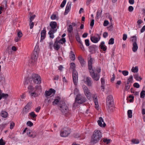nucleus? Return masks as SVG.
Listing matches in <instances>:
<instances>
[{
    "mask_svg": "<svg viewBox=\"0 0 145 145\" xmlns=\"http://www.w3.org/2000/svg\"><path fill=\"white\" fill-rule=\"evenodd\" d=\"M29 93L32 98L38 96V94L36 93L37 91H39L40 92L42 91V88L40 85H37L34 88L32 85H30L28 87Z\"/></svg>",
    "mask_w": 145,
    "mask_h": 145,
    "instance_id": "obj_1",
    "label": "nucleus"
},
{
    "mask_svg": "<svg viewBox=\"0 0 145 145\" xmlns=\"http://www.w3.org/2000/svg\"><path fill=\"white\" fill-rule=\"evenodd\" d=\"M102 137L101 133L99 130H95L93 132L91 138V144H95L101 139Z\"/></svg>",
    "mask_w": 145,
    "mask_h": 145,
    "instance_id": "obj_2",
    "label": "nucleus"
},
{
    "mask_svg": "<svg viewBox=\"0 0 145 145\" xmlns=\"http://www.w3.org/2000/svg\"><path fill=\"white\" fill-rule=\"evenodd\" d=\"M115 110L114 100L111 95H109V113H112Z\"/></svg>",
    "mask_w": 145,
    "mask_h": 145,
    "instance_id": "obj_3",
    "label": "nucleus"
},
{
    "mask_svg": "<svg viewBox=\"0 0 145 145\" xmlns=\"http://www.w3.org/2000/svg\"><path fill=\"white\" fill-rule=\"evenodd\" d=\"M75 102L79 104H82L86 101L85 97L82 96L80 94H78L76 95L75 98Z\"/></svg>",
    "mask_w": 145,
    "mask_h": 145,
    "instance_id": "obj_4",
    "label": "nucleus"
},
{
    "mask_svg": "<svg viewBox=\"0 0 145 145\" xmlns=\"http://www.w3.org/2000/svg\"><path fill=\"white\" fill-rule=\"evenodd\" d=\"M71 132V130L69 128L64 127L61 131L60 136L62 137H66L70 134Z\"/></svg>",
    "mask_w": 145,
    "mask_h": 145,
    "instance_id": "obj_5",
    "label": "nucleus"
},
{
    "mask_svg": "<svg viewBox=\"0 0 145 145\" xmlns=\"http://www.w3.org/2000/svg\"><path fill=\"white\" fill-rule=\"evenodd\" d=\"M31 79L34 83L39 84L41 82L40 76L37 74H32L31 76Z\"/></svg>",
    "mask_w": 145,
    "mask_h": 145,
    "instance_id": "obj_6",
    "label": "nucleus"
},
{
    "mask_svg": "<svg viewBox=\"0 0 145 145\" xmlns=\"http://www.w3.org/2000/svg\"><path fill=\"white\" fill-rule=\"evenodd\" d=\"M59 106L60 107V110L62 113H65L68 111V108L65 103L63 101L60 102Z\"/></svg>",
    "mask_w": 145,
    "mask_h": 145,
    "instance_id": "obj_7",
    "label": "nucleus"
},
{
    "mask_svg": "<svg viewBox=\"0 0 145 145\" xmlns=\"http://www.w3.org/2000/svg\"><path fill=\"white\" fill-rule=\"evenodd\" d=\"M72 78L74 85H77L78 81V73L76 71H72Z\"/></svg>",
    "mask_w": 145,
    "mask_h": 145,
    "instance_id": "obj_8",
    "label": "nucleus"
},
{
    "mask_svg": "<svg viewBox=\"0 0 145 145\" xmlns=\"http://www.w3.org/2000/svg\"><path fill=\"white\" fill-rule=\"evenodd\" d=\"M38 54L36 53H32L31 55V61L32 65H34L35 62L37 61Z\"/></svg>",
    "mask_w": 145,
    "mask_h": 145,
    "instance_id": "obj_9",
    "label": "nucleus"
},
{
    "mask_svg": "<svg viewBox=\"0 0 145 145\" xmlns=\"http://www.w3.org/2000/svg\"><path fill=\"white\" fill-rule=\"evenodd\" d=\"M92 70V71H89L91 77L94 80L98 81L100 78V75L97 73H95L93 69Z\"/></svg>",
    "mask_w": 145,
    "mask_h": 145,
    "instance_id": "obj_10",
    "label": "nucleus"
},
{
    "mask_svg": "<svg viewBox=\"0 0 145 145\" xmlns=\"http://www.w3.org/2000/svg\"><path fill=\"white\" fill-rule=\"evenodd\" d=\"M50 25L51 29L50 30H54L55 32H56L57 29H58L59 26H57V24L56 22L52 21L50 22Z\"/></svg>",
    "mask_w": 145,
    "mask_h": 145,
    "instance_id": "obj_11",
    "label": "nucleus"
},
{
    "mask_svg": "<svg viewBox=\"0 0 145 145\" xmlns=\"http://www.w3.org/2000/svg\"><path fill=\"white\" fill-rule=\"evenodd\" d=\"M89 52L91 54H95L98 49V46L95 45H92L89 47Z\"/></svg>",
    "mask_w": 145,
    "mask_h": 145,
    "instance_id": "obj_12",
    "label": "nucleus"
},
{
    "mask_svg": "<svg viewBox=\"0 0 145 145\" xmlns=\"http://www.w3.org/2000/svg\"><path fill=\"white\" fill-rule=\"evenodd\" d=\"M83 87L85 95L87 98H90L91 97V93L89 91V90L88 87L85 85L83 86Z\"/></svg>",
    "mask_w": 145,
    "mask_h": 145,
    "instance_id": "obj_13",
    "label": "nucleus"
},
{
    "mask_svg": "<svg viewBox=\"0 0 145 145\" xmlns=\"http://www.w3.org/2000/svg\"><path fill=\"white\" fill-rule=\"evenodd\" d=\"M94 60V59L91 56H90L89 58L88 61V68L89 70H91L93 69V62Z\"/></svg>",
    "mask_w": 145,
    "mask_h": 145,
    "instance_id": "obj_14",
    "label": "nucleus"
},
{
    "mask_svg": "<svg viewBox=\"0 0 145 145\" xmlns=\"http://www.w3.org/2000/svg\"><path fill=\"white\" fill-rule=\"evenodd\" d=\"M46 35V28L44 27L43 30H42L41 32V37L40 41L42 42V41L45 39Z\"/></svg>",
    "mask_w": 145,
    "mask_h": 145,
    "instance_id": "obj_15",
    "label": "nucleus"
},
{
    "mask_svg": "<svg viewBox=\"0 0 145 145\" xmlns=\"http://www.w3.org/2000/svg\"><path fill=\"white\" fill-rule=\"evenodd\" d=\"M72 3L71 2H69L67 4V5L65 8V12L64 13V15L67 14L70 10Z\"/></svg>",
    "mask_w": 145,
    "mask_h": 145,
    "instance_id": "obj_16",
    "label": "nucleus"
},
{
    "mask_svg": "<svg viewBox=\"0 0 145 145\" xmlns=\"http://www.w3.org/2000/svg\"><path fill=\"white\" fill-rule=\"evenodd\" d=\"M98 37H95V36H91L90 37V39L91 41L94 43H97L98 42L100 39V36L98 34H97Z\"/></svg>",
    "mask_w": 145,
    "mask_h": 145,
    "instance_id": "obj_17",
    "label": "nucleus"
},
{
    "mask_svg": "<svg viewBox=\"0 0 145 145\" xmlns=\"http://www.w3.org/2000/svg\"><path fill=\"white\" fill-rule=\"evenodd\" d=\"M98 125L101 127H105L106 124L104 122L103 120L102 117H100L99 120L97 121Z\"/></svg>",
    "mask_w": 145,
    "mask_h": 145,
    "instance_id": "obj_18",
    "label": "nucleus"
},
{
    "mask_svg": "<svg viewBox=\"0 0 145 145\" xmlns=\"http://www.w3.org/2000/svg\"><path fill=\"white\" fill-rule=\"evenodd\" d=\"M84 83L88 86H91L92 85L91 78L89 77H87L86 79L84 80Z\"/></svg>",
    "mask_w": 145,
    "mask_h": 145,
    "instance_id": "obj_19",
    "label": "nucleus"
},
{
    "mask_svg": "<svg viewBox=\"0 0 145 145\" xmlns=\"http://www.w3.org/2000/svg\"><path fill=\"white\" fill-rule=\"evenodd\" d=\"M78 59L82 67H83L85 66L86 63V61L81 56H79L78 57Z\"/></svg>",
    "mask_w": 145,
    "mask_h": 145,
    "instance_id": "obj_20",
    "label": "nucleus"
},
{
    "mask_svg": "<svg viewBox=\"0 0 145 145\" xmlns=\"http://www.w3.org/2000/svg\"><path fill=\"white\" fill-rule=\"evenodd\" d=\"M59 42L57 40H55L53 46L54 49L57 51H58L60 48V46L58 44Z\"/></svg>",
    "mask_w": 145,
    "mask_h": 145,
    "instance_id": "obj_21",
    "label": "nucleus"
},
{
    "mask_svg": "<svg viewBox=\"0 0 145 145\" xmlns=\"http://www.w3.org/2000/svg\"><path fill=\"white\" fill-rule=\"evenodd\" d=\"M130 41L132 44L137 43V37L135 36H133L131 37L130 38Z\"/></svg>",
    "mask_w": 145,
    "mask_h": 145,
    "instance_id": "obj_22",
    "label": "nucleus"
},
{
    "mask_svg": "<svg viewBox=\"0 0 145 145\" xmlns=\"http://www.w3.org/2000/svg\"><path fill=\"white\" fill-rule=\"evenodd\" d=\"M60 98L59 96H57L56 99H54V101L52 103V104L53 105H57L59 102V100Z\"/></svg>",
    "mask_w": 145,
    "mask_h": 145,
    "instance_id": "obj_23",
    "label": "nucleus"
},
{
    "mask_svg": "<svg viewBox=\"0 0 145 145\" xmlns=\"http://www.w3.org/2000/svg\"><path fill=\"white\" fill-rule=\"evenodd\" d=\"M105 42L104 41H102L100 44V46L101 49L103 50V51H105L106 49V46H105Z\"/></svg>",
    "mask_w": 145,
    "mask_h": 145,
    "instance_id": "obj_24",
    "label": "nucleus"
},
{
    "mask_svg": "<svg viewBox=\"0 0 145 145\" xmlns=\"http://www.w3.org/2000/svg\"><path fill=\"white\" fill-rule=\"evenodd\" d=\"M1 115L4 118H6L8 116V113L5 111L2 110L1 113Z\"/></svg>",
    "mask_w": 145,
    "mask_h": 145,
    "instance_id": "obj_25",
    "label": "nucleus"
},
{
    "mask_svg": "<svg viewBox=\"0 0 145 145\" xmlns=\"http://www.w3.org/2000/svg\"><path fill=\"white\" fill-rule=\"evenodd\" d=\"M70 58L72 60L74 61L75 59V56L72 51H71L70 53Z\"/></svg>",
    "mask_w": 145,
    "mask_h": 145,
    "instance_id": "obj_26",
    "label": "nucleus"
},
{
    "mask_svg": "<svg viewBox=\"0 0 145 145\" xmlns=\"http://www.w3.org/2000/svg\"><path fill=\"white\" fill-rule=\"evenodd\" d=\"M56 32H55L54 30H50L48 32V34L49 35V37L50 38L53 39L54 37V35L53 34L55 33Z\"/></svg>",
    "mask_w": 145,
    "mask_h": 145,
    "instance_id": "obj_27",
    "label": "nucleus"
},
{
    "mask_svg": "<svg viewBox=\"0 0 145 145\" xmlns=\"http://www.w3.org/2000/svg\"><path fill=\"white\" fill-rule=\"evenodd\" d=\"M94 102L95 104V107L96 109H97L98 108L99 105L98 104V101L97 97L94 98L93 97Z\"/></svg>",
    "mask_w": 145,
    "mask_h": 145,
    "instance_id": "obj_28",
    "label": "nucleus"
},
{
    "mask_svg": "<svg viewBox=\"0 0 145 145\" xmlns=\"http://www.w3.org/2000/svg\"><path fill=\"white\" fill-rule=\"evenodd\" d=\"M133 45L132 50L133 52H135L137 51L138 49V46L137 43L133 44Z\"/></svg>",
    "mask_w": 145,
    "mask_h": 145,
    "instance_id": "obj_29",
    "label": "nucleus"
},
{
    "mask_svg": "<svg viewBox=\"0 0 145 145\" xmlns=\"http://www.w3.org/2000/svg\"><path fill=\"white\" fill-rule=\"evenodd\" d=\"M109 20H110V25H109V31H112L113 30V22L112 23V18L109 16Z\"/></svg>",
    "mask_w": 145,
    "mask_h": 145,
    "instance_id": "obj_30",
    "label": "nucleus"
},
{
    "mask_svg": "<svg viewBox=\"0 0 145 145\" xmlns=\"http://www.w3.org/2000/svg\"><path fill=\"white\" fill-rule=\"evenodd\" d=\"M67 29L68 32L69 33H71L73 31V28L72 25H69Z\"/></svg>",
    "mask_w": 145,
    "mask_h": 145,
    "instance_id": "obj_31",
    "label": "nucleus"
},
{
    "mask_svg": "<svg viewBox=\"0 0 145 145\" xmlns=\"http://www.w3.org/2000/svg\"><path fill=\"white\" fill-rule=\"evenodd\" d=\"M76 39L77 41L80 44H82V41L80 40L78 33H77L75 36Z\"/></svg>",
    "mask_w": 145,
    "mask_h": 145,
    "instance_id": "obj_32",
    "label": "nucleus"
},
{
    "mask_svg": "<svg viewBox=\"0 0 145 145\" xmlns=\"http://www.w3.org/2000/svg\"><path fill=\"white\" fill-rule=\"evenodd\" d=\"M102 12V10H98L97 12L96 18L97 19H98L100 18L101 15V13Z\"/></svg>",
    "mask_w": 145,
    "mask_h": 145,
    "instance_id": "obj_33",
    "label": "nucleus"
},
{
    "mask_svg": "<svg viewBox=\"0 0 145 145\" xmlns=\"http://www.w3.org/2000/svg\"><path fill=\"white\" fill-rule=\"evenodd\" d=\"M134 78L136 80L140 81L142 79V78L139 76L138 74H135L134 75Z\"/></svg>",
    "mask_w": 145,
    "mask_h": 145,
    "instance_id": "obj_34",
    "label": "nucleus"
},
{
    "mask_svg": "<svg viewBox=\"0 0 145 145\" xmlns=\"http://www.w3.org/2000/svg\"><path fill=\"white\" fill-rule=\"evenodd\" d=\"M133 80V76L131 75L128 79L127 84H129V83H132Z\"/></svg>",
    "mask_w": 145,
    "mask_h": 145,
    "instance_id": "obj_35",
    "label": "nucleus"
},
{
    "mask_svg": "<svg viewBox=\"0 0 145 145\" xmlns=\"http://www.w3.org/2000/svg\"><path fill=\"white\" fill-rule=\"evenodd\" d=\"M131 142L133 144H138L139 143V141L138 139H133L131 140Z\"/></svg>",
    "mask_w": 145,
    "mask_h": 145,
    "instance_id": "obj_36",
    "label": "nucleus"
},
{
    "mask_svg": "<svg viewBox=\"0 0 145 145\" xmlns=\"http://www.w3.org/2000/svg\"><path fill=\"white\" fill-rule=\"evenodd\" d=\"M131 71L134 72H137L138 71V67L136 66L135 67H133L131 69Z\"/></svg>",
    "mask_w": 145,
    "mask_h": 145,
    "instance_id": "obj_37",
    "label": "nucleus"
},
{
    "mask_svg": "<svg viewBox=\"0 0 145 145\" xmlns=\"http://www.w3.org/2000/svg\"><path fill=\"white\" fill-rule=\"evenodd\" d=\"M58 41L59 42V43L63 44V43L65 42L66 40L65 38H62V39H60L59 40H58Z\"/></svg>",
    "mask_w": 145,
    "mask_h": 145,
    "instance_id": "obj_38",
    "label": "nucleus"
},
{
    "mask_svg": "<svg viewBox=\"0 0 145 145\" xmlns=\"http://www.w3.org/2000/svg\"><path fill=\"white\" fill-rule=\"evenodd\" d=\"M70 67L72 69L73 71L74 70L76 71L75 70V64L74 63H71L70 64Z\"/></svg>",
    "mask_w": 145,
    "mask_h": 145,
    "instance_id": "obj_39",
    "label": "nucleus"
},
{
    "mask_svg": "<svg viewBox=\"0 0 145 145\" xmlns=\"http://www.w3.org/2000/svg\"><path fill=\"white\" fill-rule=\"evenodd\" d=\"M37 135V132L35 131H34L33 132H31V135L30 136V137H31L34 138Z\"/></svg>",
    "mask_w": 145,
    "mask_h": 145,
    "instance_id": "obj_40",
    "label": "nucleus"
},
{
    "mask_svg": "<svg viewBox=\"0 0 145 145\" xmlns=\"http://www.w3.org/2000/svg\"><path fill=\"white\" fill-rule=\"evenodd\" d=\"M39 47L38 46H36L34 50V51L33 53H37L39 54Z\"/></svg>",
    "mask_w": 145,
    "mask_h": 145,
    "instance_id": "obj_41",
    "label": "nucleus"
},
{
    "mask_svg": "<svg viewBox=\"0 0 145 145\" xmlns=\"http://www.w3.org/2000/svg\"><path fill=\"white\" fill-rule=\"evenodd\" d=\"M132 111L131 110H129L127 111V114L129 118H131L132 116Z\"/></svg>",
    "mask_w": 145,
    "mask_h": 145,
    "instance_id": "obj_42",
    "label": "nucleus"
},
{
    "mask_svg": "<svg viewBox=\"0 0 145 145\" xmlns=\"http://www.w3.org/2000/svg\"><path fill=\"white\" fill-rule=\"evenodd\" d=\"M52 89H50L48 91H46L45 92V95L47 96H49L52 94L50 91H51Z\"/></svg>",
    "mask_w": 145,
    "mask_h": 145,
    "instance_id": "obj_43",
    "label": "nucleus"
},
{
    "mask_svg": "<svg viewBox=\"0 0 145 145\" xmlns=\"http://www.w3.org/2000/svg\"><path fill=\"white\" fill-rule=\"evenodd\" d=\"M29 114L33 118H36L37 116L35 114L34 112H31Z\"/></svg>",
    "mask_w": 145,
    "mask_h": 145,
    "instance_id": "obj_44",
    "label": "nucleus"
},
{
    "mask_svg": "<svg viewBox=\"0 0 145 145\" xmlns=\"http://www.w3.org/2000/svg\"><path fill=\"white\" fill-rule=\"evenodd\" d=\"M31 79V78H29V79L26 78L25 80V82L24 84L25 85H28L30 82V80Z\"/></svg>",
    "mask_w": 145,
    "mask_h": 145,
    "instance_id": "obj_45",
    "label": "nucleus"
},
{
    "mask_svg": "<svg viewBox=\"0 0 145 145\" xmlns=\"http://www.w3.org/2000/svg\"><path fill=\"white\" fill-rule=\"evenodd\" d=\"M36 17V15L35 14L31 15H30L29 18V22H32L33 20Z\"/></svg>",
    "mask_w": 145,
    "mask_h": 145,
    "instance_id": "obj_46",
    "label": "nucleus"
},
{
    "mask_svg": "<svg viewBox=\"0 0 145 145\" xmlns=\"http://www.w3.org/2000/svg\"><path fill=\"white\" fill-rule=\"evenodd\" d=\"M145 95V91L142 90V91L140 94V97L141 98H143L144 97Z\"/></svg>",
    "mask_w": 145,
    "mask_h": 145,
    "instance_id": "obj_47",
    "label": "nucleus"
},
{
    "mask_svg": "<svg viewBox=\"0 0 145 145\" xmlns=\"http://www.w3.org/2000/svg\"><path fill=\"white\" fill-rule=\"evenodd\" d=\"M32 104V103L29 102L25 106V107L27 108V110H29L30 108V105Z\"/></svg>",
    "mask_w": 145,
    "mask_h": 145,
    "instance_id": "obj_48",
    "label": "nucleus"
},
{
    "mask_svg": "<svg viewBox=\"0 0 145 145\" xmlns=\"http://www.w3.org/2000/svg\"><path fill=\"white\" fill-rule=\"evenodd\" d=\"M85 42L86 45L87 46H89L90 45V43L89 42V40L88 39H86L85 40Z\"/></svg>",
    "mask_w": 145,
    "mask_h": 145,
    "instance_id": "obj_49",
    "label": "nucleus"
},
{
    "mask_svg": "<svg viewBox=\"0 0 145 145\" xmlns=\"http://www.w3.org/2000/svg\"><path fill=\"white\" fill-rule=\"evenodd\" d=\"M66 0H64L62 2L60 5V7L61 8L63 7L66 4Z\"/></svg>",
    "mask_w": 145,
    "mask_h": 145,
    "instance_id": "obj_50",
    "label": "nucleus"
},
{
    "mask_svg": "<svg viewBox=\"0 0 145 145\" xmlns=\"http://www.w3.org/2000/svg\"><path fill=\"white\" fill-rule=\"evenodd\" d=\"M111 123H112L113 124L112 125H111L110 126V128L111 129V131L112 132H113L114 131V124H113V121H111V123H110V124H111Z\"/></svg>",
    "mask_w": 145,
    "mask_h": 145,
    "instance_id": "obj_51",
    "label": "nucleus"
},
{
    "mask_svg": "<svg viewBox=\"0 0 145 145\" xmlns=\"http://www.w3.org/2000/svg\"><path fill=\"white\" fill-rule=\"evenodd\" d=\"M122 74L124 76L127 75L129 73L126 70L122 71Z\"/></svg>",
    "mask_w": 145,
    "mask_h": 145,
    "instance_id": "obj_52",
    "label": "nucleus"
},
{
    "mask_svg": "<svg viewBox=\"0 0 145 145\" xmlns=\"http://www.w3.org/2000/svg\"><path fill=\"white\" fill-rule=\"evenodd\" d=\"M27 108L25 107L23 109V113L26 114H27L28 112H29V110H27Z\"/></svg>",
    "mask_w": 145,
    "mask_h": 145,
    "instance_id": "obj_53",
    "label": "nucleus"
},
{
    "mask_svg": "<svg viewBox=\"0 0 145 145\" xmlns=\"http://www.w3.org/2000/svg\"><path fill=\"white\" fill-rule=\"evenodd\" d=\"M114 43V39L113 38L109 39V44H112Z\"/></svg>",
    "mask_w": 145,
    "mask_h": 145,
    "instance_id": "obj_54",
    "label": "nucleus"
},
{
    "mask_svg": "<svg viewBox=\"0 0 145 145\" xmlns=\"http://www.w3.org/2000/svg\"><path fill=\"white\" fill-rule=\"evenodd\" d=\"M27 125L30 127H32L33 125V123L30 121H28L27 123Z\"/></svg>",
    "mask_w": 145,
    "mask_h": 145,
    "instance_id": "obj_55",
    "label": "nucleus"
},
{
    "mask_svg": "<svg viewBox=\"0 0 145 145\" xmlns=\"http://www.w3.org/2000/svg\"><path fill=\"white\" fill-rule=\"evenodd\" d=\"M15 123L13 122H12L10 123V128L11 129H12L14 127V126Z\"/></svg>",
    "mask_w": 145,
    "mask_h": 145,
    "instance_id": "obj_56",
    "label": "nucleus"
},
{
    "mask_svg": "<svg viewBox=\"0 0 145 145\" xmlns=\"http://www.w3.org/2000/svg\"><path fill=\"white\" fill-rule=\"evenodd\" d=\"M116 78V76L115 74H113L112 75V77L110 79L111 82L113 83L114 82Z\"/></svg>",
    "mask_w": 145,
    "mask_h": 145,
    "instance_id": "obj_57",
    "label": "nucleus"
},
{
    "mask_svg": "<svg viewBox=\"0 0 145 145\" xmlns=\"http://www.w3.org/2000/svg\"><path fill=\"white\" fill-rule=\"evenodd\" d=\"M51 19L52 20H54L57 18L56 15L55 14H52L50 17Z\"/></svg>",
    "mask_w": 145,
    "mask_h": 145,
    "instance_id": "obj_58",
    "label": "nucleus"
},
{
    "mask_svg": "<svg viewBox=\"0 0 145 145\" xmlns=\"http://www.w3.org/2000/svg\"><path fill=\"white\" fill-rule=\"evenodd\" d=\"M5 142L4 141L2 138L0 139V145H5Z\"/></svg>",
    "mask_w": 145,
    "mask_h": 145,
    "instance_id": "obj_59",
    "label": "nucleus"
},
{
    "mask_svg": "<svg viewBox=\"0 0 145 145\" xmlns=\"http://www.w3.org/2000/svg\"><path fill=\"white\" fill-rule=\"evenodd\" d=\"M129 98H130L129 101L130 102H133L134 99V97L132 95H130L129 96Z\"/></svg>",
    "mask_w": 145,
    "mask_h": 145,
    "instance_id": "obj_60",
    "label": "nucleus"
},
{
    "mask_svg": "<svg viewBox=\"0 0 145 145\" xmlns=\"http://www.w3.org/2000/svg\"><path fill=\"white\" fill-rule=\"evenodd\" d=\"M29 25L30 26V29H32L34 26V23L32 22H29Z\"/></svg>",
    "mask_w": 145,
    "mask_h": 145,
    "instance_id": "obj_61",
    "label": "nucleus"
},
{
    "mask_svg": "<svg viewBox=\"0 0 145 145\" xmlns=\"http://www.w3.org/2000/svg\"><path fill=\"white\" fill-rule=\"evenodd\" d=\"M109 24V22L108 20H105L104 21L103 25L104 26H106Z\"/></svg>",
    "mask_w": 145,
    "mask_h": 145,
    "instance_id": "obj_62",
    "label": "nucleus"
},
{
    "mask_svg": "<svg viewBox=\"0 0 145 145\" xmlns=\"http://www.w3.org/2000/svg\"><path fill=\"white\" fill-rule=\"evenodd\" d=\"M133 86L137 88H138L140 87L139 84L137 83H135L133 84Z\"/></svg>",
    "mask_w": 145,
    "mask_h": 145,
    "instance_id": "obj_63",
    "label": "nucleus"
},
{
    "mask_svg": "<svg viewBox=\"0 0 145 145\" xmlns=\"http://www.w3.org/2000/svg\"><path fill=\"white\" fill-rule=\"evenodd\" d=\"M128 10L129 12H132L133 10V8L132 6H129L128 7Z\"/></svg>",
    "mask_w": 145,
    "mask_h": 145,
    "instance_id": "obj_64",
    "label": "nucleus"
}]
</instances>
